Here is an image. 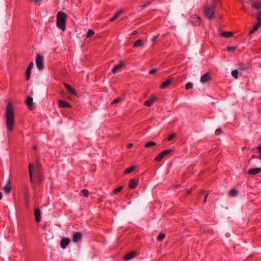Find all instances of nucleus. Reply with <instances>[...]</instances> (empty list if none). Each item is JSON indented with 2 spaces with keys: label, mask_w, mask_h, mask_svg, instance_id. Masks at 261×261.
Segmentation results:
<instances>
[{
  "label": "nucleus",
  "mask_w": 261,
  "mask_h": 261,
  "mask_svg": "<svg viewBox=\"0 0 261 261\" xmlns=\"http://www.w3.org/2000/svg\"><path fill=\"white\" fill-rule=\"evenodd\" d=\"M5 116L7 129L9 132H12L14 129V114L13 106L11 103H9L7 106Z\"/></svg>",
  "instance_id": "obj_1"
},
{
  "label": "nucleus",
  "mask_w": 261,
  "mask_h": 261,
  "mask_svg": "<svg viewBox=\"0 0 261 261\" xmlns=\"http://www.w3.org/2000/svg\"><path fill=\"white\" fill-rule=\"evenodd\" d=\"M217 5V1L213 0L211 5L206 4L203 6V12L204 15L208 19L212 20L215 18Z\"/></svg>",
  "instance_id": "obj_2"
},
{
  "label": "nucleus",
  "mask_w": 261,
  "mask_h": 261,
  "mask_svg": "<svg viewBox=\"0 0 261 261\" xmlns=\"http://www.w3.org/2000/svg\"><path fill=\"white\" fill-rule=\"evenodd\" d=\"M67 14L62 11H59L57 14V26L61 30L64 31L66 29Z\"/></svg>",
  "instance_id": "obj_3"
},
{
  "label": "nucleus",
  "mask_w": 261,
  "mask_h": 261,
  "mask_svg": "<svg viewBox=\"0 0 261 261\" xmlns=\"http://www.w3.org/2000/svg\"><path fill=\"white\" fill-rule=\"evenodd\" d=\"M174 151V149H165L162 152H161L154 159V160L156 161H161L164 157L165 156L170 154L172 152Z\"/></svg>",
  "instance_id": "obj_4"
},
{
  "label": "nucleus",
  "mask_w": 261,
  "mask_h": 261,
  "mask_svg": "<svg viewBox=\"0 0 261 261\" xmlns=\"http://www.w3.org/2000/svg\"><path fill=\"white\" fill-rule=\"evenodd\" d=\"M190 21L192 24L195 26H199L201 22V18L197 14H194L191 15Z\"/></svg>",
  "instance_id": "obj_5"
},
{
  "label": "nucleus",
  "mask_w": 261,
  "mask_h": 261,
  "mask_svg": "<svg viewBox=\"0 0 261 261\" xmlns=\"http://www.w3.org/2000/svg\"><path fill=\"white\" fill-rule=\"evenodd\" d=\"M36 64L37 68L41 70L43 69V57L39 54L37 55L36 58Z\"/></svg>",
  "instance_id": "obj_6"
},
{
  "label": "nucleus",
  "mask_w": 261,
  "mask_h": 261,
  "mask_svg": "<svg viewBox=\"0 0 261 261\" xmlns=\"http://www.w3.org/2000/svg\"><path fill=\"white\" fill-rule=\"evenodd\" d=\"M82 238V233L81 232H73L72 236V241L74 243H77L81 241Z\"/></svg>",
  "instance_id": "obj_7"
},
{
  "label": "nucleus",
  "mask_w": 261,
  "mask_h": 261,
  "mask_svg": "<svg viewBox=\"0 0 261 261\" xmlns=\"http://www.w3.org/2000/svg\"><path fill=\"white\" fill-rule=\"evenodd\" d=\"M211 80V74L209 72L204 74L200 79V82L202 84L208 83Z\"/></svg>",
  "instance_id": "obj_8"
},
{
  "label": "nucleus",
  "mask_w": 261,
  "mask_h": 261,
  "mask_svg": "<svg viewBox=\"0 0 261 261\" xmlns=\"http://www.w3.org/2000/svg\"><path fill=\"white\" fill-rule=\"evenodd\" d=\"M33 164L29 163V177L30 178V181L31 184V186L32 187H34V179L33 176V170H32V167H33Z\"/></svg>",
  "instance_id": "obj_9"
},
{
  "label": "nucleus",
  "mask_w": 261,
  "mask_h": 261,
  "mask_svg": "<svg viewBox=\"0 0 261 261\" xmlns=\"http://www.w3.org/2000/svg\"><path fill=\"white\" fill-rule=\"evenodd\" d=\"M34 64L32 62H30L25 72V78L27 81H29L30 79L31 70L33 68Z\"/></svg>",
  "instance_id": "obj_10"
},
{
  "label": "nucleus",
  "mask_w": 261,
  "mask_h": 261,
  "mask_svg": "<svg viewBox=\"0 0 261 261\" xmlns=\"http://www.w3.org/2000/svg\"><path fill=\"white\" fill-rule=\"evenodd\" d=\"M70 242V239L68 238H63L60 241V246L62 249H65L67 246L69 245Z\"/></svg>",
  "instance_id": "obj_11"
},
{
  "label": "nucleus",
  "mask_w": 261,
  "mask_h": 261,
  "mask_svg": "<svg viewBox=\"0 0 261 261\" xmlns=\"http://www.w3.org/2000/svg\"><path fill=\"white\" fill-rule=\"evenodd\" d=\"M173 79L171 77H168L167 80L163 82L160 85V87L161 89H165L168 87L170 84L172 83Z\"/></svg>",
  "instance_id": "obj_12"
},
{
  "label": "nucleus",
  "mask_w": 261,
  "mask_h": 261,
  "mask_svg": "<svg viewBox=\"0 0 261 261\" xmlns=\"http://www.w3.org/2000/svg\"><path fill=\"white\" fill-rule=\"evenodd\" d=\"M139 180L137 179L133 178L130 180L128 187L131 189H135L138 185Z\"/></svg>",
  "instance_id": "obj_13"
},
{
  "label": "nucleus",
  "mask_w": 261,
  "mask_h": 261,
  "mask_svg": "<svg viewBox=\"0 0 261 261\" xmlns=\"http://www.w3.org/2000/svg\"><path fill=\"white\" fill-rule=\"evenodd\" d=\"M261 172V168H251L248 171V173L250 175H255Z\"/></svg>",
  "instance_id": "obj_14"
},
{
  "label": "nucleus",
  "mask_w": 261,
  "mask_h": 261,
  "mask_svg": "<svg viewBox=\"0 0 261 261\" xmlns=\"http://www.w3.org/2000/svg\"><path fill=\"white\" fill-rule=\"evenodd\" d=\"M59 107L61 108H71L70 104L67 103L66 101L62 100H59L58 101Z\"/></svg>",
  "instance_id": "obj_15"
},
{
  "label": "nucleus",
  "mask_w": 261,
  "mask_h": 261,
  "mask_svg": "<svg viewBox=\"0 0 261 261\" xmlns=\"http://www.w3.org/2000/svg\"><path fill=\"white\" fill-rule=\"evenodd\" d=\"M35 219L37 222H39L41 219L40 211L39 208H36L34 210Z\"/></svg>",
  "instance_id": "obj_16"
},
{
  "label": "nucleus",
  "mask_w": 261,
  "mask_h": 261,
  "mask_svg": "<svg viewBox=\"0 0 261 261\" xmlns=\"http://www.w3.org/2000/svg\"><path fill=\"white\" fill-rule=\"evenodd\" d=\"M64 86L66 90L71 94L73 95H76L77 93L74 88H73L70 85L66 83L64 84Z\"/></svg>",
  "instance_id": "obj_17"
},
{
  "label": "nucleus",
  "mask_w": 261,
  "mask_h": 261,
  "mask_svg": "<svg viewBox=\"0 0 261 261\" xmlns=\"http://www.w3.org/2000/svg\"><path fill=\"white\" fill-rule=\"evenodd\" d=\"M4 192L6 193L9 194L10 193L11 190V183L10 180H8L7 181V184L6 185L3 187V189Z\"/></svg>",
  "instance_id": "obj_18"
},
{
  "label": "nucleus",
  "mask_w": 261,
  "mask_h": 261,
  "mask_svg": "<svg viewBox=\"0 0 261 261\" xmlns=\"http://www.w3.org/2000/svg\"><path fill=\"white\" fill-rule=\"evenodd\" d=\"M156 99V97L152 96L150 97V98L148 100H147L144 102V105L147 107H150L152 106L155 101Z\"/></svg>",
  "instance_id": "obj_19"
},
{
  "label": "nucleus",
  "mask_w": 261,
  "mask_h": 261,
  "mask_svg": "<svg viewBox=\"0 0 261 261\" xmlns=\"http://www.w3.org/2000/svg\"><path fill=\"white\" fill-rule=\"evenodd\" d=\"M260 26H261V23L257 22L253 26L252 29L250 30V31L249 33V35H251V34L254 33L256 31H257L259 29V28L260 27Z\"/></svg>",
  "instance_id": "obj_20"
},
{
  "label": "nucleus",
  "mask_w": 261,
  "mask_h": 261,
  "mask_svg": "<svg viewBox=\"0 0 261 261\" xmlns=\"http://www.w3.org/2000/svg\"><path fill=\"white\" fill-rule=\"evenodd\" d=\"M123 66V62L122 61H120V63L117 65H116L112 69V73L113 74L116 73Z\"/></svg>",
  "instance_id": "obj_21"
},
{
  "label": "nucleus",
  "mask_w": 261,
  "mask_h": 261,
  "mask_svg": "<svg viewBox=\"0 0 261 261\" xmlns=\"http://www.w3.org/2000/svg\"><path fill=\"white\" fill-rule=\"evenodd\" d=\"M136 253L135 252H129L126 254L123 257V259L125 260H129L132 259L134 257H135Z\"/></svg>",
  "instance_id": "obj_22"
},
{
  "label": "nucleus",
  "mask_w": 261,
  "mask_h": 261,
  "mask_svg": "<svg viewBox=\"0 0 261 261\" xmlns=\"http://www.w3.org/2000/svg\"><path fill=\"white\" fill-rule=\"evenodd\" d=\"M220 36L222 37L228 38L233 36V33L231 32H223L220 33Z\"/></svg>",
  "instance_id": "obj_23"
},
{
  "label": "nucleus",
  "mask_w": 261,
  "mask_h": 261,
  "mask_svg": "<svg viewBox=\"0 0 261 261\" xmlns=\"http://www.w3.org/2000/svg\"><path fill=\"white\" fill-rule=\"evenodd\" d=\"M143 45H144L143 41L141 39H139V40H136L134 42V43L133 44V47H142L143 46Z\"/></svg>",
  "instance_id": "obj_24"
},
{
  "label": "nucleus",
  "mask_w": 261,
  "mask_h": 261,
  "mask_svg": "<svg viewBox=\"0 0 261 261\" xmlns=\"http://www.w3.org/2000/svg\"><path fill=\"white\" fill-rule=\"evenodd\" d=\"M121 13H122V11H121V10L118 11V12H117V13L115 14V15L113 17L109 19V21L113 22V21H115L118 18V17L121 14Z\"/></svg>",
  "instance_id": "obj_25"
},
{
  "label": "nucleus",
  "mask_w": 261,
  "mask_h": 261,
  "mask_svg": "<svg viewBox=\"0 0 261 261\" xmlns=\"http://www.w3.org/2000/svg\"><path fill=\"white\" fill-rule=\"evenodd\" d=\"M25 103L30 108L33 105V98L31 96H28Z\"/></svg>",
  "instance_id": "obj_26"
},
{
  "label": "nucleus",
  "mask_w": 261,
  "mask_h": 261,
  "mask_svg": "<svg viewBox=\"0 0 261 261\" xmlns=\"http://www.w3.org/2000/svg\"><path fill=\"white\" fill-rule=\"evenodd\" d=\"M252 7L254 8L256 10H259L261 8V2H257L253 3L252 5Z\"/></svg>",
  "instance_id": "obj_27"
},
{
  "label": "nucleus",
  "mask_w": 261,
  "mask_h": 261,
  "mask_svg": "<svg viewBox=\"0 0 261 261\" xmlns=\"http://www.w3.org/2000/svg\"><path fill=\"white\" fill-rule=\"evenodd\" d=\"M156 142L154 141H150L146 143L145 144L144 147H153L156 146Z\"/></svg>",
  "instance_id": "obj_28"
},
{
  "label": "nucleus",
  "mask_w": 261,
  "mask_h": 261,
  "mask_svg": "<svg viewBox=\"0 0 261 261\" xmlns=\"http://www.w3.org/2000/svg\"><path fill=\"white\" fill-rule=\"evenodd\" d=\"M238 192L237 190L236 189H231L229 192V195L230 196H232V197H234V196H236L238 195Z\"/></svg>",
  "instance_id": "obj_29"
},
{
  "label": "nucleus",
  "mask_w": 261,
  "mask_h": 261,
  "mask_svg": "<svg viewBox=\"0 0 261 261\" xmlns=\"http://www.w3.org/2000/svg\"><path fill=\"white\" fill-rule=\"evenodd\" d=\"M135 166H131L129 168H127L124 170V174H128V173L132 172L135 169Z\"/></svg>",
  "instance_id": "obj_30"
},
{
  "label": "nucleus",
  "mask_w": 261,
  "mask_h": 261,
  "mask_svg": "<svg viewBox=\"0 0 261 261\" xmlns=\"http://www.w3.org/2000/svg\"><path fill=\"white\" fill-rule=\"evenodd\" d=\"M123 189V186H120L118 188H115L112 192V194H116L120 192Z\"/></svg>",
  "instance_id": "obj_31"
},
{
  "label": "nucleus",
  "mask_w": 261,
  "mask_h": 261,
  "mask_svg": "<svg viewBox=\"0 0 261 261\" xmlns=\"http://www.w3.org/2000/svg\"><path fill=\"white\" fill-rule=\"evenodd\" d=\"M165 234L162 232L159 233L157 239L158 241H162L165 238Z\"/></svg>",
  "instance_id": "obj_32"
},
{
  "label": "nucleus",
  "mask_w": 261,
  "mask_h": 261,
  "mask_svg": "<svg viewBox=\"0 0 261 261\" xmlns=\"http://www.w3.org/2000/svg\"><path fill=\"white\" fill-rule=\"evenodd\" d=\"M256 18L257 22L261 23V11H259L257 12Z\"/></svg>",
  "instance_id": "obj_33"
},
{
  "label": "nucleus",
  "mask_w": 261,
  "mask_h": 261,
  "mask_svg": "<svg viewBox=\"0 0 261 261\" xmlns=\"http://www.w3.org/2000/svg\"><path fill=\"white\" fill-rule=\"evenodd\" d=\"M94 32L91 29H89L86 34V37L87 38L91 37L93 36L94 35Z\"/></svg>",
  "instance_id": "obj_34"
},
{
  "label": "nucleus",
  "mask_w": 261,
  "mask_h": 261,
  "mask_svg": "<svg viewBox=\"0 0 261 261\" xmlns=\"http://www.w3.org/2000/svg\"><path fill=\"white\" fill-rule=\"evenodd\" d=\"M237 46H228L227 47L226 50L229 52H233L237 49Z\"/></svg>",
  "instance_id": "obj_35"
},
{
  "label": "nucleus",
  "mask_w": 261,
  "mask_h": 261,
  "mask_svg": "<svg viewBox=\"0 0 261 261\" xmlns=\"http://www.w3.org/2000/svg\"><path fill=\"white\" fill-rule=\"evenodd\" d=\"M231 75L235 79H237L238 78V70L236 69L232 71Z\"/></svg>",
  "instance_id": "obj_36"
},
{
  "label": "nucleus",
  "mask_w": 261,
  "mask_h": 261,
  "mask_svg": "<svg viewBox=\"0 0 261 261\" xmlns=\"http://www.w3.org/2000/svg\"><path fill=\"white\" fill-rule=\"evenodd\" d=\"M29 201H30V197H29V195L27 193H25V204L27 206H28L29 205Z\"/></svg>",
  "instance_id": "obj_37"
},
{
  "label": "nucleus",
  "mask_w": 261,
  "mask_h": 261,
  "mask_svg": "<svg viewBox=\"0 0 261 261\" xmlns=\"http://www.w3.org/2000/svg\"><path fill=\"white\" fill-rule=\"evenodd\" d=\"M82 193L85 197H87L89 195V191L88 190L84 189L81 191Z\"/></svg>",
  "instance_id": "obj_38"
},
{
  "label": "nucleus",
  "mask_w": 261,
  "mask_h": 261,
  "mask_svg": "<svg viewBox=\"0 0 261 261\" xmlns=\"http://www.w3.org/2000/svg\"><path fill=\"white\" fill-rule=\"evenodd\" d=\"M193 87V84L191 82L187 83L185 85V88L187 90L192 89Z\"/></svg>",
  "instance_id": "obj_39"
},
{
  "label": "nucleus",
  "mask_w": 261,
  "mask_h": 261,
  "mask_svg": "<svg viewBox=\"0 0 261 261\" xmlns=\"http://www.w3.org/2000/svg\"><path fill=\"white\" fill-rule=\"evenodd\" d=\"M150 4H151V3L150 2H146L145 4H144L143 5H142L141 6V9L142 10V9H145V8L149 6Z\"/></svg>",
  "instance_id": "obj_40"
},
{
  "label": "nucleus",
  "mask_w": 261,
  "mask_h": 261,
  "mask_svg": "<svg viewBox=\"0 0 261 261\" xmlns=\"http://www.w3.org/2000/svg\"><path fill=\"white\" fill-rule=\"evenodd\" d=\"M176 136V135L175 133H173L171 135H170L168 138H167V140L168 141H171L174 137H175Z\"/></svg>",
  "instance_id": "obj_41"
},
{
  "label": "nucleus",
  "mask_w": 261,
  "mask_h": 261,
  "mask_svg": "<svg viewBox=\"0 0 261 261\" xmlns=\"http://www.w3.org/2000/svg\"><path fill=\"white\" fill-rule=\"evenodd\" d=\"M121 100V98L120 97H118L114 99L111 103L112 105H114L117 103H119Z\"/></svg>",
  "instance_id": "obj_42"
},
{
  "label": "nucleus",
  "mask_w": 261,
  "mask_h": 261,
  "mask_svg": "<svg viewBox=\"0 0 261 261\" xmlns=\"http://www.w3.org/2000/svg\"><path fill=\"white\" fill-rule=\"evenodd\" d=\"M222 133V130L220 128H218L215 130V134L216 135H219Z\"/></svg>",
  "instance_id": "obj_43"
},
{
  "label": "nucleus",
  "mask_w": 261,
  "mask_h": 261,
  "mask_svg": "<svg viewBox=\"0 0 261 261\" xmlns=\"http://www.w3.org/2000/svg\"><path fill=\"white\" fill-rule=\"evenodd\" d=\"M257 149L259 151V158L261 159V145L257 147Z\"/></svg>",
  "instance_id": "obj_44"
},
{
  "label": "nucleus",
  "mask_w": 261,
  "mask_h": 261,
  "mask_svg": "<svg viewBox=\"0 0 261 261\" xmlns=\"http://www.w3.org/2000/svg\"><path fill=\"white\" fill-rule=\"evenodd\" d=\"M159 35H156V36H154L152 39V41L153 42H154L156 40L158 39V38L159 37Z\"/></svg>",
  "instance_id": "obj_45"
},
{
  "label": "nucleus",
  "mask_w": 261,
  "mask_h": 261,
  "mask_svg": "<svg viewBox=\"0 0 261 261\" xmlns=\"http://www.w3.org/2000/svg\"><path fill=\"white\" fill-rule=\"evenodd\" d=\"M155 72H156V70L155 69H152L149 71V74H153V73H155Z\"/></svg>",
  "instance_id": "obj_46"
},
{
  "label": "nucleus",
  "mask_w": 261,
  "mask_h": 261,
  "mask_svg": "<svg viewBox=\"0 0 261 261\" xmlns=\"http://www.w3.org/2000/svg\"><path fill=\"white\" fill-rule=\"evenodd\" d=\"M208 196V194L206 193L205 196H204V200H203V203H206V199H207V197Z\"/></svg>",
  "instance_id": "obj_47"
},
{
  "label": "nucleus",
  "mask_w": 261,
  "mask_h": 261,
  "mask_svg": "<svg viewBox=\"0 0 261 261\" xmlns=\"http://www.w3.org/2000/svg\"><path fill=\"white\" fill-rule=\"evenodd\" d=\"M46 227H47V224H43V226H42V229L43 230H46Z\"/></svg>",
  "instance_id": "obj_48"
},
{
  "label": "nucleus",
  "mask_w": 261,
  "mask_h": 261,
  "mask_svg": "<svg viewBox=\"0 0 261 261\" xmlns=\"http://www.w3.org/2000/svg\"><path fill=\"white\" fill-rule=\"evenodd\" d=\"M42 0H31V2H34L35 4H37L40 2H41Z\"/></svg>",
  "instance_id": "obj_49"
},
{
  "label": "nucleus",
  "mask_w": 261,
  "mask_h": 261,
  "mask_svg": "<svg viewBox=\"0 0 261 261\" xmlns=\"http://www.w3.org/2000/svg\"><path fill=\"white\" fill-rule=\"evenodd\" d=\"M138 33V31L135 30L132 33V35H135Z\"/></svg>",
  "instance_id": "obj_50"
},
{
  "label": "nucleus",
  "mask_w": 261,
  "mask_h": 261,
  "mask_svg": "<svg viewBox=\"0 0 261 261\" xmlns=\"http://www.w3.org/2000/svg\"><path fill=\"white\" fill-rule=\"evenodd\" d=\"M133 146V144L132 143H129L127 144V148H129L130 147H132Z\"/></svg>",
  "instance_id": "obj_51"
},
{
  "label": "nucleus",
  "mask_w": 261,
  "mask_h": 261,
  "mask_svg": "<svg viewBox=\"0 0 261 261\" xmlns=\"http://www.w3.org/2000/svg\"><path fill=\"white\" fill-rule=\"evenodd\" d=\"M246 69H247V68L245 67V68H240V70H246Z\"/></svg>",
  "instance_id": "obj_52"
},
{
  "label": "nucleus",
  "mask_w": 261,
  "mask_h": 261,
  "mask_svg": "<svg viewBox=\"0 0 261 261\" xmlns=\"http://www.w3.org/2000/svg\"><path fill=\"white\" fill-rule=\"evenodd\" d=\"M204 192H205V191H201L199 193V194H200H200H203Z\"/></svg>",
  "instance_id": "obj_53"
},
{
  "label": "nucleus",
  "mask_w": 261,
  "mask_h": 261,
  "mask_svg": "<svg viewBox=\"0 0 261 261\" xmlns=\"http://www.w3.org/2000/svg\"><path fill=\"white\" fill-rule=\"evenodd\" d=\"M3 197L2 193L0 192V199H1Z\"/></svg>",
  "instance_id": "obj_54"
},
{
  "label": "nucleus",
  "mask_w": 261,
  "mask_h": 261,
  "mask_svg": "<svg viewBox=\"0 0 261 261\" xmlns=\"http://www.w3.org/2000/svg\"><path fill=\"white\" fill-rule=\"evenodd\" d=\"M254 158H256V156L255 155H252L251 159H254Z\"/></svg>",
  "instance_id": "obj_55"
},
{
  "label": "nucleus",
  "mask_w": 261,
  "mask_h": 261,
  "mask_svg": "<svg viewBox=\"0 0 261 261\" xmlns=\"http://www.w3.org/2000/svg\"><path fill=\"white\" fill-rule=\"evenodd\" d=\"M190 193V191H188V194Z\"/></svg>",
  "instance_id": "obj_56"
}]
</instances>
